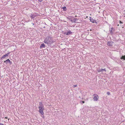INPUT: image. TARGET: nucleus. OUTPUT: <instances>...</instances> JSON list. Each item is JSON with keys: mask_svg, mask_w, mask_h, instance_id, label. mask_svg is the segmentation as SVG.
<instances>
[{"mask_svg": "<svg viewBox=\"0 0 125 125\" xmlns=\"http://www.w3.org/2000/svg\"><path fill=\"white\" fill-rule=\"evenodd\" d=\"M77 20V19L76 18H74L73 19V22L74 23H75L76 22L75 21H76V20Z\"/></svg>", "mask_w": 125, "mask_h": 125, "instance_id": "16", "label": "nucleus"}, {"mask_svg": "<svg viewBox=\"0 0 125 125\" xmlns=\"http://www.w3.org/2000/svg\"><path fill=\"white\" fill-rule=\"evenodd\" d=\"M121 59H123L124 60H125V55L122 56L121 57Z\"/></svg>", "mask_w": 125, "mask_h": 125, "instance_id": "15", "label": "nucleus"}, {"mask_svg": "<svg viewBox=\"0 0 125 125\" xmlns=\"http://www.w3.org/2000/svg\"><path fill=\"white\" fill-rule=\"evenodd\" d=\"M90 21L91 22L93 23L95 22L96 23H97V22H96V21L95 20L93 19L92 18H91L90 17Z\"/></svg>", "mask_w": 125, "mask_h": 125, "instance_id": "7", "label": "nucleus"}, {"mask_svg": "<svg viewBox=\"0 0 125 125\" xmlns=\"http://www.w3.org/2000/svg\"><path fill=\"white\" fill-rule=\"evenodd\" d=\"M81 102L82 103H85V102L84 101H81V104H82V103H81Z\"/></svg>", "mask_w": 125, "mask_h": 125, "instance_id": "20", "label": "nucleus"}, {"mask_svg": "<svg viewBox=\"0 0 125 125\" xmlns=\"http://www.w3.org/2000/svg\"><path fill=\"white\" fill-rule=\"evenodd\" d=\"M90 31H92V30H91V29H90Z\"/></svg>", "mask_w": 125, "mask_h": 125, "instance_id": "28", "label": "nucleus"}, {"mask_svg": "<svg viewBox=\"0 0 125 125\" xmlns=\"http://www.w3.org/2000/svg\"><path fill=\"white\" fill-rule=\"evenodd\" d=\"M52 40V37L48 36L45 38L44 41V42L47 44H51L53 42Z\"/></svg>", "mask_w": 125, "mask_h": 125, "instance_id": "1", "label": "nucleus"}, {"mask_svg": "<svg viewBox=\"0 0 125 125\" xmlns=\"http://www.w3.org/2000/svg\"><path fill=\"white\" fill-rule=\"evenodd\" d=\"M5 119H7L8 118V117H5Z\"/></svg>", "mask_w": 125, "mask_h": 125, "instance_id": "26", "label": "nucleus"}, {"mask_svg": "<svg viewBox=\"0 0 125 125\" xmlns=\"http://www.w3.org/2000/svg\"><path fill=\"white\" fill-rule=\"evenodd\" d=\"M39 112L42 114L43 115L44 114L43 112V110H44L43 107H39Z\"/></svg>", "mask_w": 125, "mask_h": 125, "instance_id": "2", "label": "nucleus"}, {"mask_svg": "<svg viewBox=\"0 0 125 125\" xmlns=\"http://www.w3.org/2000/svg\"><path fill=\"white\" fill-rule=\"evenodd\" d=\"M62 9H63V10L64 11H66L67 10V9L66 7H62Z\"/></svg>", "mask_w": 125, "mask_h": 125, "instance_id": "13", "label": "nucleus"}, {"mask_svg": "<svg viewBox=\"0 0 125 125\" xmlns=\"http://www.w3.org/2000/svg\"><path fill=\"white\" fill-rule=\"evenodd\" d=\"M70 20L72 22H73V20Z\"/></svg>", "mask_w": 125, "mask_h": 125, "instance_id": "25", "label": "nucleus"}, {"mask_svg": "<svg viewBox=\"0 0 125 125\" xmlns=\"http://www.w3.org/2000/svg\"><path fill=\"white\" fill-rule=\"evenodd\" d=\"M75 17H77V16H75Z\"/></svg>", "mask_w": 125, "mask_h": 125, "instance_id": "30", "label": "nucleus"}, {"mask_svg": "<svg viewBox=\"0 0 125 125\" xmlns=\"http://www.w3.org/2000/svg\"><path fill=\"white\" fill-rule=\"evenodd\" d=\"M7 56L5 55V54L3 55V56L1 57V59L2 60V59L3 58H5L6 57H7Z\"/></svg>", "mask_w": 125, "mask_h": 125, "instance_id": "12", "label": "nucleus"}, {"mask_svg": "<svg viewBox=\"0 0 125 125\" xmlns=\"http://www.w3.org/2000/svg\"><path fill=\"white\" fill-rule=\"evenodd\" d=\"M103 71H106L105 69H99L97 70L98 72H101Z\"/></svg>", "mask_w": 125, "mask_h": 125, "instance_id": "8", "label": "nucleus"}, {"mask_svg": "<svg viewBox=\"0 0 125 125\" xmlns=\"http://www.w3.org/2000/svg\"><path fill=\"white\" fill-rule=\"evenodd\" d=\"M45 47V45L44 43H42L40 46V48H44Z\"/></svg>", "mask_w": 125, "mask_h": 125, "instance_id": "9", "label": "nucleus"}, {"mask_svg": "<svg viewBox=\"0 0 125 125\" xmlns=\"http://www.w3.org/2000/svg\"><path fill=\"white\" fill-rule=\"evenodd\" d=\"M0 125H4L3 124L0 123Z\"/></svg>", "mask_w": 125, "mask_h": 125, "instance_id": "24", "label": "nucleus"}, {"mask_svg": "<svg viewBox=\"0 0 125 125\" xmlns=\"http://www.w3.org/2000/svg\"><path fill=\"white\" fill-rule=\"evenodd\" d=\"M72 32L70 30H69L67 32H65L64 34H66V35H69L70 34H72Z\"/></svg>", "mask_w": 125, "mask_h": 125, "instance_id": "5", "label": "nucleus"}, {"mask_svg": "<svg viewBox=\"0 0 125 125\" xmlns=\"http://www.w3.org/2000/svg\"><path fill=\"white\" fill-rule=\"evenodd\" d=\"M42 0H38V1L40 2H42Z\"/></svg>", "mask_w": 125, "mask_h": 125, "instance_id": "23", "label": "nucleus"}, {"mask_svg": "<svg viewBox=\"0 0 125 125\" xmlns=\"http://www.w3.org/2000/svg\"><path fill=\"white\" fill-rule=\"evenodd\" d=\"M10 53V52L8 53H7L6 54H5V55H6V56L7 57V56H8V55H9Z\"/></svg>", "mask_w": 125, "mask_h": 125, "instance_id": "17", "label": "nucleus"}, {"mask_svg": "<svg viewBox=\"0 0 125 125\" xmlns=\"http://www.w3.org/2000/svg\"><path fill=\"white\" fill-rule=\"evenodd\" d=\"M93 96L94 97L93 98V99L94 101H97L98 100V98L99 97L98 95L96 94H94L93 95Z\"/></svg>", "mask_w": 125, "mask_h": 125, "instance_id": "3", "label": "nucleus"}, {"mask_svg": "<svg viewBox=\"0 0 125 125\" xmlns=\"http://www.w3.org/2000/svg\"><path fill=\"white\" fill-rule=\"evenodd\" d=\"M43 115L44 114H43V115H42V117H44V115Z\"/></svg>", "mask_w": 125, "mask_h": 125, "instance_id": "22", "label": "nucleus"}, {"mask_svg": "<svg viewBox=\"0 0 125 125\" xmlns=\"http://www.w3.org/2000/svg\"><path fill=\"white\" fill-rule=\"evenodd\" d=\"M119 26V24H118L117 25V26Z\"/></svg>", "mask_w": 125, "mask_h": 125, "instance_id": "27", "label": "nucleus"}, {"mask_svg": "<svg viewBox=\"0 0 125 125\" xmlns=\"http://www.w3.org/2000/svg\"><path fill=\"white\" fill-rule=\"evenodd\" d=\"M107 94L108 95H109L110 94V93L109 92H108L107 93Z\"/></svg>", "mask_w": 125, "mask_h": 125, "instance_id": "19", "label": "nucleus"}, {"mask_svg": "<svg viewBox=\"0 0 125 125\" xmlns=\"http://www.w3.org/2000/svg\"><path fill=\"white\" fill-rule=\"evenodd\" d=\"M124 17H125V15L124 16Z\"/></svg>", "mask_w": 125, "mask_h": 125, "instance_id": "29", "label": "nucleus"}, {"mask_svg": "<svg viewBox=\"0 0 125 125\" xmlns=\"http://www.w3.org/2000/svg\"><path fill=\"white\" fill-rule=\"evenodd\" d=\"M113 28H112L111 29H110L109 30V31H110V32L111 34H112L113 33V32L112 31V30Z\"/></svg>", "mask_w": 125, "mask_h": 125, "instance_id": "14", "label": "nucleus"}, {"mask_svg": "<svg viewBox=\"0 0 125 125\" xmlns=\"http://www.w3.org/2000/svg\"><path fill=\"white\" fill-rule=\"evenodd\" d=\"M77 86V84L75 85H74L73 86V88H74L75 87H76Z\"/></svg>", "mask_w": 125, "mask_h": 125, "instance_id": "18", "label": "nucleus"}, {"mask_svg": "<svg viewBox=\"0 0 125 125\" xmlns=\"http://www.w3.org/2000/svg\"><path fill=\"white\" fill-rule=\"evenodd\" d=\"M39 107H43V106L42 102H39Z\"/></svg>", "mask_w": 125, "mask_h": 125, "instance_id": "11", "label": "nucleus"}, {"mask_svg": "<svg viewBox=\"0 0 125 125\" xmlns=\"http://www.w3.org/2000/svg\"><path fill=\"white\" fill-rule=\"evenodd\" d=\"M113 43V42H112L109 41L107 42V44L108 46H112V45Z\"/></svg>", "mask_w": 125, "mask_h": 125, "instance_id": "6", "label": "nucleus"}, {"mask_svg": "<svg viewBox=\"0 0 125 125\" xmlns=\"http://www.w3.org/2000/svg\"><path fill=\"white\" fill-rule=\"evenodd\" d=\"M4 62L6 63V64H7L8 63H9L10 65H11L12 64V62L9 59L6 60L5 61H4Z\"/></svg>", "mask_w": 125, "mask_h": 125, "instance_id": "4", "label": "nucleus"}, {"mask_svg": "<svg viewBox=\"0 0 125 125\" xmlns=\"http://www.w3.org/2000/svg\"><path fill=\"white\" fill-rule=\"evenodd\" d=\"M119 22H119V23H123V22H122L121 21H119Z\"/></svg>", "mask_w": 125, "mask_h": 125, "instance_id": "21", "label": "nucleus"}, {"mask_svg": "<svg viewBox=\"0 0 125 125\" xmlns=\"http://www.w3.org/2000/svg\"><path fill=\"white\" fill-rule=\"evenodd\" d=\"M36 16L34 14H33L32 15H30V17L31 19H34Z\"/></svg>", "mask_w": 125, "mask_h": 125, "instance_id": "10", "label": "nucleus"}]
</instances>
